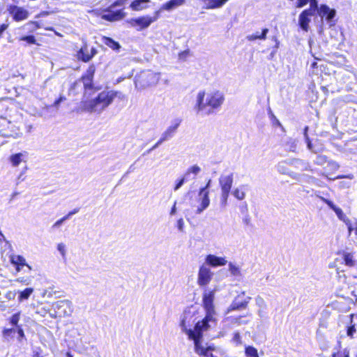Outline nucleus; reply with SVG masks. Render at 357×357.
I'll return each mask as SVG.
<instances>
[{
    "mask_svg": "<svg viewBox=\"0 0 357 357\" xmlns=\"http://www.w3.org/2000/svg\"><path fill=\"white\" fill-rule=\"evenodd\" d=\"M195 313L190 311H185L183 313L180 326L188 339L192 340L195 346V351L199 356H207L208 349H204L202 344L203 333L208 331L211 324L204 318L202 321H197Z\"/></svg>",
    "mask_w": 357,
    "mask_h": 357,
    "instance_id": "1",
    "label": "nucleus"
},
{
    "mask_svg": "<svg viewBox=\"0 0 357 357\" xmlns=\"http://www.w3.org/2000/svg\"><path fill=\"white\" fill-rule=\"evenodd\" d=\"M225 101V96L220 91L205 92L200 91L196 97L195 109L197 114L209 115L221 107Z\"/></svg>",
    "mask_w": 357,
    "mask_h": 357,
    "instance_id": "2",
    "label": "nucleus"
},
{
    "mask_svg": "<svg viewBox=\"0 0 357 357\" xmlns=\"http://www.w3.org/2000/svg\"><path fill=\"white\" fill-rule=\"evenodd\" d=\"M118 94L115 91H102L98 96L89 101H82V108L84 111L89 112H100L109 106Z\"/></svg>",
    "mask_w": 357,
    "mask_h": 357,
    "instance_id": "3",
    "label": "nucleus"
},
{
    "mask_svg": "<svg viewBox=\"0 0 357 357\" xmlns=\"http://www.w3.org/2000/svg\"><path fill=\"white\" fill-rule=\"evenodd\" d=\"M160 78V73L151 70L142 71L136 75L135 86L137 90H143L148 87L155 86Z\"/></svg>",
    "mask_w": 357,
    "mask_h": 357,
    "instance_id": "4",
    "label": "nucleus"
},
{
    "mask_svg": "<svg viewBox=\"0 0 357 357\" xmlns=\"http://www.w3.org/2000/svg\"><path fill=\"white\" fill-rule=\"evenodd\" d=\"M215 299V291H206L203 295V304L206 311V316L204 317L205 321H207L208 324L214 325L216 321L215 311L213 304Z\"/></svg>",
    "mask_w": 357,
    "mask_h": 357,
    "instance_id": "5",
    "label": "nucleus"
},
{
    "mask_svg": "<svg viewBox=\"0 0 357 357\" xmlns=\"http://www.w3.org/2000/svg\"><path fill=\"white\" fill-rule=\"evenodd\" d=\"M159 14L160 11L158 10L154 13L153 16L144 15L132 18L128 22L131 26L136 28L137 31H141L147 29L153 22H155L159 17Z\"/></svg>",
    "mask_w": 357,
    "mask_h": 357,
    "instance_id": "6",
    "label": "nucleus"
},
{
    "mask_svg": "<svg viewBox=\"0 0 357 357\" xmlns=\"http://www.w3.org/2000/svg\"><path fill=\"white\" fill-rule=\"evenodd\" d=\"M54 313L50 312V315L52 318L57 317H68L73 311V305L70 301L68 300L59 301L53 304Z\"/></svg>",
    "mask_w": 357,
    "mask_h": 357,
    "instance_id": "7",
    "label": "nucleus"
},
{
    "mask_svg": "<svg viewBox=\"0 0 357 357\" xmlns=\"http://www.w3.org/2000/svg\"><path fill=\"white\" fill-rule=\"evenodd\" d=\"M317 10V5L313 1L311 3V8L304 10L299 15L298 24L302 30L307 31L309 30V24L311 22V18L314 15Z\"/></svg>",
    "mask_w": 357,
    "mask_h": 357,
    "instance_id": "8",
    "label": "nucleus"
},
{
    "mask_svg": "<svg viewBox=\"0 0 357 357\" xmlns=\"http://www.w3.org/2000/svg\"><path fill=\"white\" fill-rule=\"evenodd\" d=\"M251 298L245 297V291H242L233 300L230 305L226 310V314H229L234 310H240L245 309L250 301Z\"/></svg>",
    "mask_w": 357,
    "mask_h": 357,
    "instance_id": "9",
    "label": "nucleus"
},
{
    "mask_svg": "<svg viewBox=\"0 0 357 357\" xmlns=\"http://www.w3.org/2000/svg\"><path fill=\"white\" fill-rule=\"evenodd\" d=\"M123 3V0L116 1L114 4H112L109 7L108 10H107L106 13L102 15V18L110 22L118 21L123 19L125 17V13L123 12V10L121 9L116 10H114V8L115 6H122Z\"/></svg>",
    "mask_w": 357,
    "mask_h": 357,
    "instance_id": "10",
    "label": "nucleus"
},
{
    "mask_svg": "<svg viewBox=\"0 0 357 357\" xmlns=\"http://www.w3.org/2000/svg\"><path fill=\"white\" fill-rule=\"evenodd\" d=\"M10 261L15 267L17 273L21 271L29 273L32 270V267L26 263L25 258L20 255L13 254L10 256Z\"/></svg>",
    "mask_w": 357,
    "mask_h": 357,
    "instance_id": "11",
    "label": "nucleus"
},
{
    "mask_svg": "<svg viewBox=\"0 0 357 357\" xmlns=\"http://www.w3.org/2000/svg\"><path fill=\"white\" fill-rule=\"evenodd\" d=\"M213 276V273L210 267L205 264L199 266L197 274V284L200 287H205L208 285Z\"/></svg>",
    "mask_w": 357,
    "mask_h": 357,
    "instance_id": "12",
    "label": "nucleus"
},
{
    "mask_svg": "<svg viewBox=\"0 0 357 357\" xmlns=\"http://www.w3.org/2000/svg\"><path fill=\"white\" fill-rule=\"evenodd\" d=\"M8 11L15 22L25 20L29 15V13L27 10L15 5H10L8 7Z\"/></svg>",
    "mask_w": 357,
    "mask_h": 357,
    "instance_id": "13",
    "label": "nucleus"
},
{
    "mask_svg": "<svg viewBox=\"0 0 357 357\" xmlns=\"http://www.w3.org/2000/svg\"><path fill=\"white\" fill-rule=\"evenodd\" d=\"M317 11L321 18L322 20L325 19L330 26L335 24V21L333 20L336 14L335 9L330 8L328 6L323 4L321 5L319 8H317Z\"/></svg>",
    "mask_w": 357,
    "mask_h": 357,
    "instance_id": "14",
    "label": "nucleus"
},
{
    "mask_svg": "<svg viewBox=\"0 0 357 357\" xmlns=\"http://www.w3.org/2000/svg\"><path fill=\"white\" fill-rule=\"evenodd\" d=\"M210 183L211 181L209 180L206 187L201 188L199 190V196L200 199V204L197 209L196 213L197 214L202 213L205 209H206L208 207L210 204V199L208 197L209 192L207 190V188L209 187Z\"/></svg>",
    "mask_w": 357,
    "mask_h": 357,
    "instance_id": "15",
    "label": "nucleus"
},
{
    "mask_svg": "<svg viewBox=\"0 0 357 357\" xmlns=\"http://www.w3.org/2000/svg\"><path fill=\"white\" fill-rule=\"evenodd\" d=\"M205 264L213 268L225 266L227 264V259L226 257L209 254L205 257Z\"/></svg>",
    "mask_w": 357,
    "mask_h": 357,
    "instance_id": "16",
    "label": "nucleus"
},
{
    "mask_svg": "<svg viewBox=\"0 0 357 357\" xmlns=\"http://www.w3.org/2000/svg\"><path fill=\"white\" fill-rule=\"evenodd\" d=\"M344 264L349 267H354L357 264V254L355 251L346 249L340 252Z\"/></svg>",
    "mask_w": 357,
    "mask_h": 357,
    "instance_id": "17",
    "label": "nucleus"
},
{
    "mask_svg": "<svg viewBox=\"0 0 357 357\" xmlns=\"http://www.w3.org/2000/svg\"><path fill=\"white\" fill-rule=\"evenodd\" d=\"M97 54V50L96 48H91L90 51L89 50L87 45L85 43L78 51L77 52V58L79 60H82L84 62L89 61L96 54Z\"/></svg>",
    "mask_w": 357,
    "mask_h": 357,
    "instance_id": "18",
    "label": "nucleus"
},
{
    "mask_svg": "<svg viewBox=\"0 0 357 357\" xmlns=\"http://www.w3.org/2000/svg\"><path fill=\"white\" fill-rule=\"evenodd\" d=\"M322 200L335 213L340 220L342 221L344 223L349 220V218L345 215L343 211L340 207L335 206L331 200L324 198H322Z\"/></svg>",
    "mask_w": 357,
    "mask_h": 357,
    "instance_id": "19",
    "label": "nucleus"
},
{
    "mask_svg": "<svg viewBox=\"0 0 357 357\" xmlns=\"http://www.w3.org/2000/svg\"><path fill=\"white\" fill-rule=\"evenodd\" d=\"M28 159V153L26 151L13 154L9 158V161L13 167H17L22 162H26Z\"/></svg>",
    "mask_w": 357,
    "mask_h": 357,
    "instance_id": "20",
    "label": "nucleus"
},
{
    "mask_svg": "<svg viewBox=\"0 0 357 357\" xmlns=\"http://www.w3.org/2000/svg\"><path fill=\"white\" fill-rule=\"evenodd\" d=\"M219 183L221 191L230 192L233 183V175H222L219 178Z\"/></svg>",
    "mask_w": 357,
    "mask_h": 357,
    "instance_id": "21",
    "label": "nucleus"
},
{
    "mask_svg": "<svg viewBox=\"0 0 357 357\" xmlns=\"http://www.w3.org/2000/svg\"><path fill=\"white\" fill-rule=\"evenodd\" d=\"M200 167L197 165H195L188 168V169L183 174V177L187 182L192 180H195L197 176L200 173Z\"/></svg>",
    "mask_w": 357,
    "mask_h": 357,
    "instance_id": "22",
    "label": "nucleus"
},
{
    "mask_svg": "<svg viewBox=\"0 0 357 357\" xmlns=\"http://www.w3.org/2000/svg\"><path fill=\"white\" fill-rule=\"evenodd\" d=\"M96 72V67L91 64L88 68L84 75L82 77L83 84L85 87H91L94 73Z\"/></svg>",
    "mask_w": 357,
    "mask_h": 357,
    "instance_id": "23",
    "label": "nucleus"
},
{
    "mask_svg": "<svg viewBox=\"0 0 357 357\" xmlns=\"http://www.w3.org/2000/svg\"><path fill=\"white\" fill-rule=\"evenodd\" d=\"M248 191V185H240L232 190L231 194L236 199L241 201L245 198Z\"/></svg>",
    "mask_w": 357,
    "mask_h": 357,
    "instance_id": "24",
    "label": "nucleus"
},
{
    "mask_svg": "<svg viewBox=\"0 0 357 357\" xmlns=\"http://www.w3.org/2000/svg\"><path fill=\"white\" fill-rule=\"evenodd\" d=\"M34 291L33 288L32 287H26L22 290H18L16 294H17V301L19 303H22L26 301H27L30 296L33 294Z\"/></svg>",
    "mask_w": 357,
    "mask_h": 357,
    "instance_id": "25",
    "label": "nucleus"
},
{
    "mask_svg": "<svg viewBox=\"0 0 357 357\" xmlns=\"http://www.w3.org/2000/svg\"><path fill=\"white\" fill-rule=\"evenodd\" d=\"M228 271L230 275L236 278H240L242 277V271L241 266L236 262L229 261L227 262Z\"/></svg>",
    "mask_w": 357,
    "mask_h": 357,
    "instance_id": "26",
    "label": "nucleus"
},
{
    "mask_svg": "<svg viewBox=\"0 0 357 357\" xmlns=\"http://www.w3.org/2000/svg\"><path fill=\"white\" fill-rule=\"evenodd\" d=\"M338 168H339V165L336 162L328 161L327 162V166L325 167V172L323 173V175L324 176H326L329 180H334L335 178H343L344 176H337L335 178H331V177L328 176V174L330 172L336 171Z\"/></svg>",
    "mask_w": 357,
    "mask_h": 357,
    "instance_id": "27",
    "label": "nucleus"
},
{
    "mask_svg": "<svg viewBox=\"0 0 357 357\" xmlns=\"http://www.w3.org/2000/svg\"><path fill=\"white\" fill-rule=\"evenodd\" d=\"M179 122L176 121L173 125L169 126L167 129L162 133L161 136V141H167L172 138L174 135L177 128L179 126Z\"/></svg>",
    "mask_w": 357,
    "mask_h": 357,
    "instance_id": "28",
    "label": "nucleus"
},
{
    "mask_svg": "<svg viewBox=\"0 0 357 357\" xmlns=\"http://www.w3.org/2000/svg\"><path fill=\"white\" fill-rule=\"evenodd\" d=\"M185 0H170L162 6L161 9L170 11L184 4Z\"/></svg>",
    "mask_w": 357,
    "mask_h": 357,
    "instance_id": "29",
    "label": "nucleus"
},
{
    "mask_svg": "<svg viewBox=\"0 0 357 357\" xmlns=\"http://www.w3.org/2000/svg\"><path fill=\"white\" fill-rule=\"evenodd\" d=\"M264 355V351L259 352L257 349L251 345L245 346V357H261Z\"/></svg>",
    "mask_w": 357,
    "mask_h": 357,
    "instance_id": "30",
    "label": "nucleus"
},
{
    "mask_svg": "<svg viewBox=\"0 0 357 357\" xmlns=\"http://www.w3.org/2000/svg\"><path fill=\"white\" fill-rule=\"evenodd\" d=\"M101 41L103 44L114 51L119 52L121 49L120 44L111 38L103 36L101 39Z\"/></svg>",
    "mask_w": 357,
    "mask_h": 357,
    "instance_id": "31",
    "label": "nucleus"
},
{
    "mask_svg": "<svg viewBox=\"0 0 357 357\" xmlns=\"http://www.w3.org/2000/svg\"><path fill=\"white\" fill-rule=\"evenodd\" d=\"M268 32V29L265 28L262 30L261 33L256 32L255 33L250 34L247 36V38L249 41H253L257 39L265 40L266 38V35Z\"/></svg>",
    "mask_w": 357,
    "mask_h": 357,
    "instance_id": "32",
    "label": "nucleus"
},
{
    "mask_svg": "<svg viewBox=\"0 0 357 357\" xmlns=\"http://www.w3.org/2000/svg\"><path fill=\"white\" fill-rule=\"evenodd\" d=\"M149 1V0H133L130 4V8L135 11L142 10L146 8V3Z\"/></svg>",
    "mask_w": 357,
    "mask_h": 357,
    "instance_id": "33",
    "label": "nucleus"
},
{
    "mask_svg": "<svg viewBox=\"0 0 357 357\" xmlns=\"http://www.w3.org/2000/svg\"><path fill=\"white\" fill-rule=\"evenodd\" d=\"M345 225L347 227L349 235H351L353 232L355 234L356 239L357 240V219L348 220Z\"/></svg>",
    "mask_w": 357,
    "mask_h": 357,
    "instance_id": "34",
    "label": "nucleus"
},
{
    "mask_svg": "<svg viewBox=\"0 0 357 357\" xmlns=\"http://www.w3.org/2000/svg\"><path fill=\"white\" fill-rule=\"evenodd\" d=\"M228 0H206L208 8L222 7Z\"/></svg>",
    "mask_w": 357,
    "mask_h": 357,
    "instance_id": "35",
    "label": "nucleus"
},
{
    "mask_svg": "<svg viewBox=\"0 0 357 357\" xmlns=\"http://www.w3.org/2000/svg\"><path fill=\"white\" fill-rule=\"evenodd\" d=\"M244 317L238 316V317H227V320L229 321L231 324H236L238 326L247 324L248 323V321L243 319Z\"/></svg>",
    "mask_w": 357,
    "mask_h": 357,
    "instance_id": "36",
    "label": "nucleus"
},
{
    "mask_svg": "<svg viewBox=\"0 0 357 357\" xmlns=\"http://www.w3.org/2000/svg\"><path fill=\"white\" fill-rule=\"evenodd\" d=\"M17 327L12 328H6L3 331V336L6 339L14 337V335L16 333Z\"/></svg>",
    "mask_w": 357,
    "mask_h": 357,
    "instance_id": "37",
    "label": "nucleus"
},
{
    "mask_svg": "<svg viewBox=\"0 0 357 357\" xmlns=\"http://www.w3.org/2000/svg\"><path fill=\"white\" fill-rule=\"evenodd\" d=\"M25 26H30L29 31L31 32L36 31L37 29L43 27V25L40 22L36 21H30Z\"/></svg>",
    "mask_w": 357,
    "mask_h": 357,
    "instance_id": "38",
    "label": "nucleus"
},
{
    "mask_svg": "<svg viewBox=\"0 0 357 357\" xmlns=\"http://www.w3.org/2000/svg\"><path fill=\"white\" fill-rule=\"evenodd\" d=\"M20 312H18L17 313H15L14 314H13L10 319H9V321H10V324L15 326V327H17V326H19L18 325V322L20 319Z\"/></svg>",
    "mask_w": 357,
    "mask_h": 357,
    "instance_id": "39",
    "label": "nucleus"
},
{
    "mask_svg": "<svg viewBox=\"0 0 357 357\" xmlns=\"http://www.w3.org/2000/svg\"><path fill=\"white\" fill-rule=\"evenodd\" d=\"M255 303L258 308H267V304L265 300L260 296L255 298Z\"/></svg>",
    "mask_w": 357,
    "mask_h": 357,
    "instance_id": "40",
    "label": "nucleus"
},
{
    "mask_svg": "<svg viewBox=\"0 0 357 357\" xmlns=\"http://www.w3.org/2000/svg\"><path fill=\"white\" fill-rule=\"evenodd\" d=\"M231 342L236 345H240L242 343L241 336L239 332H235L233 334V337L231 339Z\"/></svg>",
    "mask_w": 357,
    "mask_h": 357,
    "instance_id": "41",
    "label": "nucleus"
},
{
    "mask_svg": "<svg viewBox=\"0 0 357 357\" xmlns=\"http://www.w3.org/2000/svg\"><path fill=\"white\" fill-rule=\"evenodd\" d=\"M57 250L60 253L62 257H65L66 255V246L63 243H59L57 244Z\"/></svg>",
    "mask_w": 357,
    "mask_h": 357,
    "instance_id": "42",
    "label": "nucleus"
},
{
    "mask_svg": "<svg viewBox=\"0 0 357 357\" xmlns=\"http://www.w3.org/2000/svg\"><path fill=\"white\" fill-rule=\"evenodd\" d=\"M229 191H221V204L222 206H225L227 204V199L229 197Z\"/></svg>",
    "mask_w": 357,
    "mask_h": 357,
    "instance_id": "43",
    "label": "nucleus"
},
{
    "mask_svg": "<svg viewBox=\"0 0 357 357\" xmlns=\"http://www.w3.org/2000/svg\"><path fill=\"white\" fill-rule=\"evenodd\" d=\"M20 40H22V41H26L29 44H36V40L33 36H22V38H20Z\"/></svg>",
    "mask_w": 357,
    "mask_h": 357,
    "instance_id": "44",
    "label": "nucleus"
},
{
    "mask_svg": "<svg viewBox=\"0 0 357 357\" xmlns=\"http://www.w3.org/2000/svg\"><path fill=\"white\" fill-rule=\"evenodd\" d=\"M187 182L183 177L178 179L175 182V186L174 188V191H177L180 188H181V186L185 183Z\"/></svg>",
    "mask_w": 357,
    "mask_h": 357,
    "instance_id": "45",
    "label": "nucleus"
},
{
    "mask_svg": "<svg viewBox=\"0 0 357 357\" xmlns=\"http://www.w3.org/2000/svg\"><path fill=\"white\" fill-rule=\"evenodd\" d=\"M327 162V158L324 155H318L315 160V163L318 165H324Z\"/></svg>",
    "mask_w": 357,
    "mask_h": 357,
    "instance_id": "46",
    "label": "nucleus"
},
{
    "mask_svg": "<svg viewBox=\"0 0 357 357\" xmlns=\"http://www.w3.org/2000/svg\"><path fill=\"white\" fill-rule=\"evenodd\" d=\"M16 333L18 335L17 340L19 342H21L22 340L24 337V333L21 326H17Z\"/></svg>",
    "mask_w": 357,
    "mask_h": 357,
    "instance_id": "47",
    "label": "nucleus"
},
{
    "mask_svg": "<svg viewBox=\"0 0 357 357\" xmlns=\"http://www.w3.org/2000/svg\"><path fill=\"white\" fill-rule=\"evenodd\" d=\"M17 282L22 283L25 285H28L31 282V280L25 277H19L15 280Z\"/></svg>",
    "mask_w": 357,
    "mask_h": 357,
    "instance_id": "48",
    "label": "nucleus"
},
{
    "mask_svg": "<svg viewBox=\"0 0 357 357\" xmlns=\"http://www.w3.org/2000/svg\"><path fill=\"white\" fill-rule=\"evenodd\" d=\"M267 314V308H258L257 314L260 318H266Z\"/></svg>",
    "mask_w": 357,
    "mask_h": 357,
    "instance_id": "49",
    "label": "nucleus"
},
{
    "mask_svg": "<svg viewBox=\"0 0 357 357\" xmlns=\"http://www.w3.org/2000/svg\"><path fill=\"white\" fill-rule=\"evenodd\" d=\"M176 227L179 231L183 232L184 230L185 223L183 218H180L176 222Z\"/></svg>",
    "mask_w": 357,
    "mask_h": 357,
    "instance_id": "50",
    "label": "nucleus"
},
{
    "mask_svg": "<svg viewBox=\"0 0 357 357\" xmlns=\"http://www.w3.org/2000/svg\"><path fill=\"white\" fill-rule=\"evenodd\" d=\"M66 98L64 96H60V97L54 102L53 106L56 108H58L59 107L60 103L66 100Z\"/></svg>",
    "mask_w": 357,
    "mask_h": 357,
    "instance_id": "51",
    "label": "nucleus"
},
{
    "mask_svg": "<svg viewBox=\"0 0 357 357\" xmlns=\"http://www.w3.org/2000/svg\"><path fill=\"white\" fill-rule=\"evenodd\" d=\"M356 330L355 326H351L347 329V335L352 338L354 336V334L356 333Z\"/></svg>",
    "mask_w": 357,
    "mask_h": 357,
    "instance_id": "52",
    "label": "nucleus"
},
{
    "mask_svg": "<svg viewBox=\"0 0 357 357\" xmlns=\"http://www.w3.org/2000/svg\"><path fill=\"white\" fill-rule=\"evenodd\" d=\"M66 219H64V217H63L62 218H61L60 220H58L57 221H56L53 225H52V228H58L59 227L64 221H66Z\"/></svg>",
    "mask_w": 357,
    "mask_h": 357,
    "instance_id": "53",
    "label": "nucleus"
},
{
    "mask_svg": "<svg viewBox=\"0 0 357 357\" xmlns=\"http://www.w3.org/2000/svg\"><path fill=\"white\" fill-rule=\"evenodd\" d=\"M305 142L307 143V149L311 151L315 152V151H314L312 149V144L309 137H307Z\"/></svg>",
    "mask_w": 357,
    "mask_h": 357,
    "instance_id": "54",
    "label": "nucleus"
},
{
    "mask_svg": "<svg viewBox=\"0 0 357 357\" xmlns=\"http://www.w3.org/2000/svg\"><path fill=\"white\" fill-rule=\"evenodd\" d=\"M78 212V209H75L70 212H69L66 215L64 216V219H69L70 217L75 213H77Z\"/></svg>",
    "mask_w": 357,
    "mask_h": 357,
    "instance_id": "55",
    "label": "nucleus"
},
{
    "mask_svg": "<svg viewBox=\"0 0 357 357\" xmlns=\"http://www.w3.org/2000/svg\"><path fill=\"white\" fill-rule=\"evenodd\" d=\"M15 296V293L14 292H12V291H8L6 294V298L10 300V299H13L14 298Z\"/></svg>",
    "mask_w": 357,
    "mask_h": 357,
    "instance_id": "56",
    "label": "nucleus"
},
{
    "mask_svg": "<svg viewBox=\"0 0 357 357\" xmlns=\"http://www.w3.org/2000/svg\"><path fill=\"white\" fill-rule=\"evenodd\" d=\"M278 170L282 174H287L286 169L280 164L278 167Z\"/></svg>",
    "mask_w": 357,
    "mask_h": 357,
    "instance_id": "57",
    "label": "nucleus"
},
{
    "mask_svg": "<svg viewBox=\"0 0 357 357\" xmlns=\"http://www.w3.org/2000/svg\"><path fill=\"white\" fill-rule=\"evenodd\" d=\"M19 135H19L18 132H17V131L16 132H12L10 133H7V134L5 135V136L13 137L14 138H16V137H19Z\"/></svg>",
    "mask_w": 357,
    "mask_h": 357,
    "instance_id": "58",
    "label": "nucleus"
},
{
    "mask_svg": "<svg viewBox=\"0 0 357 357\" xmlns=\"http://www.w3.org/2000/svg\"><path fill=\"white\" fill-rule=\"evenodd\" d=\"M164 141H161V138L159 139V141L154 145L151 149H149V152L154 150L156 149L160 144H162Z\"/></svg>",
    "mask_w": 357,
    "mask_h": 357,
    "instance_id": "59",
    "label": "nucleus"
},
{
    "mask_svg": "<svg viewBox=\"0 0 357 357\" xmlns=\"http://www.w3.org/2000/svg\"><path fill=\"white\" fill-rule=\"evenodd\" d=\"M176 202L174 203V204L173 205L172 209H171V211H170V215H173L176 213Z\"/></svg>",
    "mask_w": 357,
    "mask_h": 357,
    "instance_id": "60",
    "label": "nucleus"
},
{
    "mask_svg": "<svg viewBox=\"0 0 357 357\" xmlns=\"http://www.w3.org/2000/svg\"><path fill=\"white\" fill-rule=\"evenodd\" d=\"M204 349H208L206 357H216V356H214L212 354H209V351L212 350L211 347H204ZM204 356L206 357V356Z\"/></svg>",
    "mask_w": 357,
    "mask_h": 357,
    "instance_id": "61",
    "label": "nucleus"
},
{
    "mask_svg": "<svg viewBox=\"0 0 357 357\" xmlns=\"http://www.w3.org/2000/svg\"><path fill=\"white\" fill-rule=\"evenodd\" d=\"M47 312L50 314V312H48V310H46L45 307L42 308L40 311L38 312V313L41 314L43 316H44L45 314Z\"/></svg>",
    "mask_w": 357,
    "mask_h": 357,
    "instance_id": "62",
    "label": "nucleus"
},
{
    "mask_svg": "<svg viewBox=\"0 0 357 357\" xmlns=\"http://www.w3.org/2000/svg\"><path fill=\"white\" fill-rule=\"evenodd\" d=\"M296 148V144L295 142H293L289 150L291 151H295Z\"/></svg>",
    "mask_w": 357,
    "mask_h": 357,
    "instance_id": "63",
    "label": "nucleus"
},
{
    "mask_svg": "<svg viewBox=\"0 0 357 357\" xmlns=\"http://www.w3.org/2000/svg\"><path fill=\"white\" fill-rule=\"evenodd\" d=\"M48 15V13L47 12H42L40 13V14L37 15L36 16V18H38V17H43V16H46Z\"/></svg>",
    "mask_w": 357,
    "mask_h": 357,
    "instance_id": "64",
    "label": "nucleus"
}]
</instances>
